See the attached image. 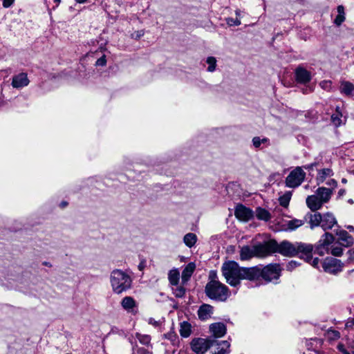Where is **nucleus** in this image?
Masks as SVG:
<instances>
[{"instance_id": "obj_1", "label": "nucleus", "mask_w": 354, "mask_h": 354, "mask_svg": "<svg viewBox=\"0 0 354 354\" xmlns=\"http://www.w3.org/2000/svg\"><path fill=\"white\" fill-rule=\"evenodd\" d=\"M223 275L225 277L227 282L236 286L240 283L241 279H248L252 281V275L254 271L252 268H241L234 261H229L223 263L222 266Z\"/></svg>"}, {"instance_id": "obj_2", "label": "nucleus", "mask_w": 354, "mask_h": 354, "mask_svg": "<svg viewBox=\"0 0 354 354\" xmlns=\"http://www.w3.org/2000/svg\"><path fill=\"white\" fill-rule=\"evenodd\" d=\"M110 283L113 292L120 295L131 288L132 279L127 272L116 269L111 273Z\"/></svg>"}, {"instance_id": "obj_3", "label": "nucleus", "mask_w": 354, "mask_h": 354, "mask_svg": "<svg viewBox=\"0 0 354 354\" xmlns=\"http://www.w3.org/2000/svg\"><path fill=\"white\" fill-rule=\"evenodd\" d=\"M332 194L333 190L331 189L320 187L316 190L315 194L308 196L306 198V205L313 212L320 209L324 204L330 201Z\"/></svg>"}, {"instance_id": "obj_4", "label": "nucleus", "mask_w": 354, "mask_h": 354, "mask_svg": "<svg viewBox=\"0 0 354 354\" xmlns=\"http://www.w3.org/2000/svg\"><path fill=\"white\" fill-rule=\"evenodd\" d=\"M254 274L252 275V281L259 280L262 278L267 282L277 280L281 276V268L279 264H270L263 268L252 267Z\"/></svg>"}, {"instance_id": "obj_5", "label": "nucleus", "mask_w": 354, "mask_h": 354, "mask_svg": "<svg viewBox=\"0 0 354 354\" xmlns=\"http://www.w3.org/2000/svg\"><path fill=\"white\" fill-rule=\"evenodd\" d=\"M205 293L209 298L221 301H225L230 295L227 286L216 280H211L207 283Z\"/></svg>"}, {"instance_id": "obj_6", "label": "nucleus", "mask_w": 354, "mask_h": 354, "mask_svg": "<svg viewBox=\"0 0 354 354\" xmlns=\"http://www.w3.org/2000/svg\"><path fill=\"white\" fill-rule=\"evenodd\" d=\"M309 223L311 229L320 225L324 230H327L337 224V220L333 214L330 212L324 214L316 212L310 216Z\"/></svg>"}, {"instance_id": "obj_7", "label": "nucleus", "mask_w": 354, "mask_h": 354, "mask_svg": "<svg viewBox=\"0 0 354 354\" xmlns=\"http://www.w3.org/2000/svg\"><path fill=\"white\" fill-rule=\"evenodd\" d=\"M277 241L270 240L263 243L254 245V254L257 257H264L276 252Z\"/></svg>"}, {"instance_id": "obj_8", "label": "nucleus", "mask_w": 354, "mask_h": 354, "mask_svg": "<svg viewBox=\"0 0 354 354\" xmlns=\"http://www.w3.org/2000/svg\"><path fill=\"white\" fill-rule=\"evenodd\" d=\"M322 265L324 271L331 274H337L342 272L344 266L340 260L333 257L325 258Z\"/></svg>"}, {"instance_id": "obj_9", "label": "nucleus", "mask_w": 354, "mask_h": 354, "mask_svg": "<svg viewBox=\"0 0 354 354\" xmlns=\"http://www.w3.org/2000/svg\"><path fill=\"white\" fill-rule=\"evenodd\" d=\"M306 174L301 167L293 169L286 177V186L291 188L298 187L304 180Z\"/></svg>"}, {"instance_id": "obj_10", "label": "nucleus", "mask_w": 354, "mask_h": 354, "mask_svg": "<svg viewBox=\"0 0 354 354\" xmlns=\"http://www.w3.org/2000/svg\"><path fill=\"white\" fill-rule=\"evenodd\" d=\"M334 236L331 234L326 232L317 243L315 252L319 256L328 254V246L334 241Z\"/></svg>"}, {"instance_id": "obj_11", "label": "nucleus", "mask_w": 354, "mask_h": 354, "mask_svg": "<svg viewBox=\"0 0 354 354\" xmlns=\"http://www.w3.org/2000/svg\"><path fill=\"white\" fill-rule=\"evenodd\" d=\"M213 342L204 338H196L191 342L192 351L196 354H203L212 346Z\"/></svg>"}, {"instance_id": "obj_12", "label": "nucleus", "mask_w": 354, "mask_h": 354, "mask_svg": "<svg viewBox=\"0 0 354 354\" xmlns=\"http://www.w3.org/2000/svg\"><path fill=\"white\" fill-rule=\"evenodd\" d=\"M297 243H291L284 241L280 244L277 243L276 252H279L283 256L292 257L297 255Z\"/></svg>"}, {"instance_id": "obj_13", "label": "nucleus", "mask_w": 354, "mask_h": 354, "mask_svg": "<svg viewBox=\"0 0 354 354\" xmlns=\"http://www.w3.org/2000/svg\"><path fill=\"white\" fill-rule=\"evenodd\" d=\"M304 224V221L299 219L284 220L281 223L277 222L276 230L288 231L295 230Z\"/></svg>"}, {"instance_id": "obj_14", "label": "nucleus", "mask_w": 354, "mask_h": 354, "mask_svg": "<svg viewBox=\"0 0 354 354\" xmlns=\"http://www.w3.org/2000/svg\"><path fill=\"white\" fill-rule=\"evenodd\" d=\"M236 217L241 221H248L254 216V212L243 205H238L235 209Z\"/></svg>"}, {"instance_id": "obj_15", "label": "nucleus", "mask_w": 354, "mask_h": 354, "mask_svg": "<svg viewBox=\"0 0 354 354\" xmlns=\"http://www.w3.org/2000/svg\"><path fill=\"white\" fill-rule=\"evenodd\" d=\"M313 247L310 244L297 243V255L299 254L300 258L305 261H310L312 259Z\"/></svg>"}, {"instance_id": "obj_16", "label": "nucleus", "mask_w": 354, "mask_h": 354, "mask_svg": "<svg viewBox=\"0 0 354 354\" xmlns=\"http://www.w3.org/2000/svg\"><path fill=\"white\" fill-rule=\"evenodd\" d=\"M30 81L25 73H21L12 77V86L15 88H21L28 85Z\"/></svg>"}, {"instance_id": "obj_17", "label": "nucleus", "mask_w": 354, "mask_h": 354, "mask_svg": "<svg viewBox=\"0 0 354 354\" xmlns=\"http://www.w3.org/2000/svg\"><path fill=\"white\" fill-rule=\"evenodd\" d=\"M336 235L338 236L337 242L344 247H348L354 242L352 236L345 230H337Z\"/></svg>"}, {"instance_id": "obj_18", "label": "nucleus", "mask_w": 354, "mask_h": 354, "mask_svg": "<svg viewBox=\"0 0 354 354\" xmlns=\"http://www.w3.org/2000/svg\"><path fill=\"white\" fill-rule=\"evenodd\" d=\"M213 314V307L209 304L201 305L198 310V316L201 321H206L211 318Z\"/></svg>"}, {"instance_id": "obj_19", "label": "nucleus", "mask_w": 354, "mask_h": 354, "mask_svg": "<svg viewBox=\"0 0 354 354\" xmlns=\"http://www.w3.org/2000/svg\"><path fill=\"white\" fill-rule=\"evenodd\" d=\"M209 330L215 337H221L226 333V326L221 322L214 323L209 326Z\"/></svg>"}, {"instance_id": "obj_20", "label": "nucleus", "mask_w": 354, "mask_h": 354, "mask_svg": "<svg viewBox=\"0 0 354 354\" xmlns=\"http://www.w3.org/2000/svg\"><path fill=\"white\" fill-rule=\"evenodd\" d=\"M295 76L297 81L303 84L308 82L311 79L310 73L303 68H297Z\"/></svg>"}, {"instance_id": "obj_21", "label": "nucleus", "mask_w": 354, "mask_h": 354, "mask_svg": "<svg viewBox=\"0 0 354 354\" xmlns=\"http://www.w3.org/2000/svg\"><path fill=\"white\" fill-rule=\"evenodd\" d=\"M121 306L127 312L133 313L137 307V303L133 297L127 296L122 299Z\"/></svg>"}, {"instance_id": "obj_22", "label": "nucleus", "mask_w": 354, "mask_h": 354, "mask_svg": "<svg viewBox=\"0 0 354 354\" xmlns=\"http://www.w3.org/2000/svg\"><path fill=\"white\" fill-rule=\"evenodd\" d=\"M340 92L347 96H354V84L348 81H342Z\"/></svg>"}, {"instance_id": "obj_23", "label": "nucleus", "mask_w": 354, "mask_h": 354, "mask_svg": "<svg viewBox=\"0 0 354 354\" xmlns=\"http://www.w3.org/2000/svg\"><path fill=\"white\" fill-rule=\"evenodd\" d=\"M254 246L250 247L248 245L241 248L240 251V258L241 260H248L255 257Z\"/></svg>"}, {"instance_id": "obj_24", "label": "nucleus", "mask_w": 354, "mask_h": 354, "mask_svg": "<svg viewBox=\"0 0 354 354\" xmlns=\"http://www.w3.org/2000/svg\"><path fill=\"white\" fill-rule=\"evenodd\" d=\"M196 268V266L194 263H188L186 267L184 268L182 272V281L185 283H186L191 276L192 275L194 270Z\"/></svg>"}, {"instance_id": "obj_25", "label": "nucleus", "mask_w": 354, "mask_h": 354, "mask_svg": "<svg viewBox=\"0 0 354 354\" xmlns=\"http://www.w3.org/2000/svg\"><path fill=\"white\" fill-rule=\"evenodd\" d=\"M333 175V172L332 169L329 168H326L321 169L318 171L317 176V182L318 184L323 183L327 178H329Z\"/></svg>"}, {"instance_id": "obj_26", "label": "nucleus", "mask_w": 354, "mask_h": 354, "mask_svg": "<svg viewBox=\"0 0 354 354\" xmlns=\"http://www.w3.org/2000/svg\"><path fill=\"white\" fill-rule=\"evenodd\" d=\"M254 214L257 219L261 221H268L271 218L269 211L260 207L256 209Z\"/></svg>"}, {"instance_id": "obj_27", "label": "nucleus", "mask_w": 354, "mask_h": 354, "mask_svg": "<svg viewBox=\"0 0 354 354\" xmlns=\"http://www.w3.org/2000/svg\"><path fill=\"white\" fill-rule=\"evenodd\" d=\"M345 20L344 8L342 6H339L337 8V15L334 19V23L339 26Z\"/></svg>"}, {"instance_id": "obj_28", "label": "nucleus", "mask_w": 354, "mask_h": 354, "mask_svg": "<svg viewBox=\"0 0 354 354\" xmlns=\"http://www.w3.org/2000/svg\"><path fill=\"white\" fill-rule=\"evenodd\" d=\"M196 241L197 236L194 233H188L185 234L183 239L185 244L189 248L193 247L195 245Z\"/></svg>"}, {"instance_id": "obj_29", "label": "nucleus", "mask_w": 354, "mask_h": 354, "mask_svg": "<svg viewBox=\"0 0 354 354\" xmlns=\"http://www.w3.org/2000/svg\"><path fill=\"white\" fill-rule=\"evenodd\" d=\"M168 279L171 285L178 286L179 281V272L178 271V270H171L168 274Z\"/></svg>"}, {"instance_id": "obj_30", "label": "nucleus", "mask_w": 354, "mask_h": 354, "mask_svg": "<svg viewBox=\"0 0 354 354\" xmlns=\"http://www.w3.org/2000/svg\"><path fill=\"white\" fill-rule=\"evenodd\" d=\"M331 120L336 127H339L342 124V114L339 106L336 107V113L332 115Z\"/></svg>"}, {"instance_id": "obj_31", "label": "nucleus", "mask_w": 354, "mask_h": 354, "mask_svg": "<svg viewBox=\"0 0 354 354\" xmlns=\"http://www.w3.org/2000/svg\"><path fill=\"white\" fill-rule=\"evenodd\" d=\"M180 334L183 337H187L191 334V325L186 322H183L180 324Z\"/></svg>"}, {"instance_id": "obj_32", "label": "nucleus", "mask_w": 354, "mask_h": 354, "mask_svg": "<svg viewBox=\"0 0 354 354\" xmlns=\"http://www.w3.org/2000/svg\"><path fill=\"white\" fill-rule=\"evenodd\" d=\"M291 196L292 194L290 192H286L279 198L280 205L284 207H287L289 205Z\"/></svg>"}, {"instance_id": "obj_33", "label": "nucleus", "mask_w": 354, "mask_h": 354, "mask_svg": "<svg viewBox=\"0 0 354 354\" xmlns=\"http://www.w3.org/2000/svg\"><path fill=\"white\" fill-rule=\"evenodd\" d=\"M230 344L227 341H222L219 344L218 351L216 354H228L230 353Z\"/></svg>"}, {"instance_id": "obj_34", "label": "nucleus", "mask_w": 354, "mask_h": 354, "mask_svg": "<svg viewBox=\"0 0 354 354\" xmlns=\"http://www.w3.org/2000/svg\"><path fill=\"white\" fill-rule=\"evenodd\" d=\"M252 143L256 148H258L261 144L268 145L269 144V140L266 138H261L260 137H254L252 139Z\"/></svg>"}, {"instance_id": "obj_35", "label": "nucleus", "mask_w": 354, "mask_h": 354, "mask_svg": "<svg viewBox=\"0 0 354 354\" xmlns=\"http://www.w3.org/2000/svg\"><path fill=\"white\" fill-rule=\"evenodd\" d=\"M136 337L139 340V342L143 345H146L148 347L149 346V344L151 342V337L148 335H141L139 333L136 334Z\"/></svg>"}, {"instance_id": "obj_36", "label": "nucleus", "mask_w": 354, "mask_h": 354, "mask_svg": "<svg viewBox=\"0 0 354 354\" xmlns=\"http://www.w3.org/2000/svg\"><path fill=\"white\" fill-rule=\"evenodd\" d=\"M207 64L209 65L207 71L209 72H213L216 69V59L214 57H208L206 60Z\"/></svg>"}, {"instance_id": "obj_37", "label": "nucleus", "mask_w": 354, "mask_h": 354, "mask_svg": "<svg viewBox=\"0 0 354 354\" xmlns=\"http://www.w3.org/2000/svg\"><path fill=\"white\" fill-rule=\"evenodd\" d=\"M319 86L326 91H333V82L330 80H323L319 83Z\"/></svg>"}, {"instance_id": "obj_38", "label": "nucleus", "mask_w": 354, "mask_h": 354, "mask_svg": "<svg viewBox=\"0 0 354 354\" xmlns=\"http://www.w3.org/2000/svg\"><path fill=\"white\" fill-rule=\"evenodd\" d=\"M330 253L333 256L340 257L343 254V249L341 247L333 245Z\"/></svg>"}, {"instance_id": "obj_39", "label": "nucleus", "mask_w": 354, "mask_h": 354, "mask_svg": "<svg viewBox=\"0 0 354 354\" xmlns=\"http://www.w3.org/2000/svg\"><path fill=\"white\" fill-rule=\"evenodd\" d=\"M310 265H311L313 268L319 269V259L317 257L313 258L312 257L311 260L306 261Z\"/></svg>"}, {"instance_id": "obj_40", "label": "nucleus", "mask_w": 354, "mask_h": 354, "mask_svg": "<svg viewBox=\"0 0 354 354\" xmlns=\"http://www.w3.org/2000/svg\"><path fill=\"white\" fill-rule=\"evenodd\" d=\"M185 288L182 286H177L174 290V295L178 297H182L185 295Z\"/></svg>"}, {"instance_id": "obj_41", "label": "nucleus", "mask_w": 354, "mask_h": 354, "mask_svg": "<svg viewBox=\"0 0 354 354\" xmlns=\"http://www.w3.org/2000/svg\"><path fill=\"white\" fill-rule=\"evenodd\" d=\"M326 185L330 187L328 189H331L333 192L337 185V183L334 179H330L328 181H326Z\"/></svg>"}, {"instance_id": "obj_42", "label": "nucleus", "mask_w": 354, "mask_h": 354, "mask_svg": "<svg viewBox=\"0 0 354 354\" xmlns=\"http://www.w3.org/2000/svg\"><path fill=\"white\" fill-rule=\"evenodd\" d=\"M227 24L230 26H239L241 24V21L239 19H234L232 18L227 19Z\"/></svg>"}, {"instance_id": "obj_43", "label": "nucleus", "mask_w": 354, "mask_h": 354, "mask_svg": "<svg viewBox=\"0 0 354 354\" xmlns=\"http://www.w3.org/2000/svg\"><path fill=\"white\" fill-rule=\"evenodd\" d=\"M299 264L295 261H290L287 266H286V268H287V270L291 271L294 268H295L296 267H297Z\"/></svg>"}, {"instance_id": "obj_44", "label": "nucleus", "mask_w": 354, "mask_h": 354, "mask_svg": "<svg viewBox=\"0 0 354 354\" xmlns=\"http://www.w3.org/2000/svg\"><path fill=\"white\" fill-rule=\"evenodd\" d=\"M138 354H152V352L151 350L145 348H138L137 350Z\"/></svg>"}, {"instance_id": "obj_45", "label": "nucleus", "mask_w": 354, "mask_h": 354, "mask_svg": "<svg viewBox=\"0 0 354 354\" xmlns=\"http://www.w3.org/2000/svg\"><path fill=\"white\" fill-rule=\"evenodd\" d=\"M348 263H354V249L350 250L348 252Z\"/></svg>"}, {"instance_id": "obj_46", "label": "nucleus", "mask_w": 354, "mask_h": 354, "mask_svg": "<svg viewBox=\"0 0 354 354\" xmlns=\"http://www.w3.org/2000/svg\"><path fill=\"white\" fill-rule=\"evenodd\" d=\"M14 1H15V0H3V6L4 8H9L10 6H11L12 5Z\"/></svg>"}, {"instance_id": "obj_47", "label": "nucleus", "mask_w": 354, "mask_h": 354, "mask_svg": "<svg viewBox=\"0 0 354 354\" xmlns=\"http://www.w3.org/2000/svg\"><path fill=\"white\" fill-rule=\"evenodd\" d=\"M106 64V59L104 57H100L96 62V65L97 66H104Z\"/></svg>"}, {"instance_id": "obj_48", "label": "nucleus", "mask_w": 354, "mask_h": 354, "mask_svg": "<svg viewBox=\"0 0 354 354\" xmlns=\"http://www.w3.org/2000/svg\"><path fill=\"white\" fill-rule=\"evenodd\" d=\"M338 349L342 352L344 354H349V353L344 348V346L342 344L338 345Z\"/></svg>"}, {"instance_id": "obj_49", "label": "nucleus", "mask_w": 354, "mask_h": 354, "mask_svg": "<svg viewBox=\"0 0 354 354\" xmlns=\"http://www.w3.org/2000/svg\"><path fill=\"white\" fill-rule=\"evenodd\" d=\"M352 325H354V319L351 322H348L346 324V327L348 328L352 326Z\"/></svg>"}, {"instance_id": "obj_50", "label": "nucleus", "mask_w": 354, "mask_h": 354, "mask_svg": "<svg viewBox=\"0 0 354 354\" xmlns=\"http://www.w3.org/2000/svg\"><path fill=\"white\" fill-rule=\"evenodd\" d=\"M149 324H153L154 326L156 325L157 322L156 321H153L152 319H149Z\"/></svg>"}, {"instance_id": "obj_51", "label": "nucleus", "mask_w": 354, "mask_h": 354, "mask_svg": "<svg viewBox=\"0 0 354 354\" xmlns=\"http://www.w3.org/2000/svg\"><path fill=\"white\" fill-rule=\"evenodd\" d=\"M344 194H345V190H344V189H340V190L339 191V196H342V195H344Z\"/></svg>"}, {"instance_id": "obj_52", "label": "nucleus", "mask_w": 354, "mask_h": 354, "mask_svg": "<svg viewBox=\"0 0 354 354\" xmlns=\"http://www.w3.org/2000/svg\"><path fill=\"white\" fill-rule=\"evenodd\" d=\"M332 333L334 335V337H339V333L337 331H332Z\"/></svg>"}, {"instance_id": "obj_53", "label": "nucleus", "mask_w": 354, "mask_h": 354, "mask_svg": "<svg viewBox=\"0 0 354 354\" xmlns=\"http://www.w3.org/2000/svg\"><path fill=\"white\" fill-rule=\"evenodd\" d=\"M87 0H75L76 2L77 3H83L84 2H86Z\"/></svg>"}, {"instance_id": "obj_54", "label": "nucleus", "mask_w": 354, "mask_h": 354, "mask_svg": "<svg viewBox=\"0 0 354 354\" xmlns=\"http://www.w3.org/2000/svg\"><path fill=\"white\" fill-rule=\"evenodd\" d=\"M60 1H61V0H54V2L56 4V6H55L56 7L58 6V5L59 4Z\"/></svg>"}, {"instance_id": "obj_55", "label": "nucleus", "mask_w": 354, "mask_h": 354, "mask_svg": "<svg viewBox=\"0 0 354 354\" xmlns=\"http://www.w3.org/2000/svg\"><path fill=\"white\" fill-rule=\"evenodd\" d=\"M143 34H144V33H143L142 32H139V33H138V34H137L136 37H141L142 35H143Z\"/></svg>"}, {"instance_id": "obj_56", "label": "nucleus", "mask_w": 354, "mask_h": 354, "mask_svg": "<svg viewBox=\"0 0 354 354\" xmlns=\"http://www.w3.org/2000/svg\"><path fill=\"white\" fill-rule=\"evenodd\" d=\"M236 15L239 17L240 16V11L239 10H236Z\"/></svg>"}, {"instance_id": "obj_57", "label": "nucleus", "mask_w": 354, "mask_h": 354, "mask_svg": "<svg viewBox=\"0 0 354 354\" xmlns=\"http://www.w3.org/2000/svg\"><path fill=\"white\" fill-rule=\"evenodd\" d=\"M342 181L343 183H346V180L345 178H343L342 180Z\"/></svg>"}, {"instance_id": "obj_58", "label": "nucleus", "mask_w": 354, "mask_h": 354, "mask_svg": "<svg viewBox=\"0 0 354 354\" xmlns=\"http://www.w3.org/2000/svg\"><path fill=\"white\" fill-rule=\"evenodd\" d=\"M347 228L349 230H352L353 227L352 226H348Z\"/></svg>"}, {"instance_id": "obj_59", "label": "nucleus", "mask_w": 354, "mask_h": 354, "mask_svg": "<svg viewBox=\"0 0 354 354\" xmlns=\"http://www.w3.org/2000/svg\"><path fill=\"white\" fill-rule=\"evenodd\" d=\"M66 204H67L66 203H62L63 207L66 206Z\"/></svg>"}, {"instance_id": "obj_60", "label": "nucleus", "mask_w": 354, "mask_h": 354, "mask_svg": "<svg viewBox=\"0 0 354 354\" xmlns=\"http://www.w3.org/2000/svg\"><path fill=\"white\" fill-rule=\"evenodd\" d=\"M142 267L140 265V266H139V268H140V270H141V269H142Z\"/></svg>"}, {"instance_id": "obj_61", "label": "nucleus", "mask_w": 354, "mask_h": 354, "mask_svg": "<svg viewBox=\"0 0 354 354\" xmlns=\"http://www.w3.org/2000/svg\"><path fill=\"white\" fill-rule=\"evenodd\" d=\"M353 354H354V352L353 353Z\"/></svg>"}]
</instances>
